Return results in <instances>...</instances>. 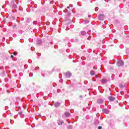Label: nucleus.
Wrapping results in <instances>:
<instances>
[{"label": "nucleus", "mask_w": 129, "mask_h": 129, "mask_svg": "<svg viewBox=\"0 0 129 129\" xmlns=\"http://www.w3.org/2000/svg\"><path fill=\"white\" fill-rule=\"evenodd\" d=\"M117 65L118 67H120L124 65V62H123L122 60H118L117 62Z\"/></svg>", "instance_id": "1"}, {"label": "nucleus", "mask_w": 129, "mask_h": 129, "mask_svg": "<svg viewBox=\"0 0 129 129\" xmlns=\"http://www.w3.org/2000/svg\"><path fill=\"white\" fill-rule=\"evenodd\" d=\"M72 75V74L71 73L68 72L66 73V77H67V78H70Z\"/></svg>", "instance_id": "2"}, {"label": "nucleus", "mask_w": 129, "mask_h": 129, "mask_svg": "<svg viewBox=\"0 0 129 129\" xmlns=\"http://www.w3.org/2000/svg\"><path fill=\"white\" fill-rule=\"evenodd\" d=\"M97 103L99 104H102L103 103V100L102 99H99L97 100Z\"/></svg>", "instance_id": "3"}, {"label": "nucleus", "mask_w": 129, "mask_h": 129, "mask_svg": "<svg viewBox=\"0 0 129 129\" xmlns=\"http://www.w3.org/2000/svg\"><path fill=\"white\" fill-rule=\"evenodd\" d=\"M108 98L110 101H114V100H115V98L112 96H109Z\"/></svg>", "instance_id": "4"}, {"label": "nucleus", "mask_w": 129, "mask_h": 129, "mask_svg": "<svg viewBox=\"0 0 129 129\" xmlns=\"http://www.w3.org/2000/svg\"><path fill=\"white\" fill-rule=\"evenodd\" d=\"M60 105H61V103H60L59 102H56L54 104V106H55V107H59V106H60Z\"/></svg>", "instance_id": "5"}, {"label": "nucleus", "mask_w": 129, "mask_h": 129, "mask_svg": "<svg viewBox=\"0 0 129 129\" xmlns=\"http://www.w3.org/2000/svg\"><path fill=\"white\" fill-rule=\"evenodd\" d=\"M103 112H104V113H105L106 114H107L109 113V110H108V109H103Z\"/></svg>", "instance_id": "6"}, {"label": "nucleus", "mask_w": 129, "mask_h": 129, "mask_svg": "<svg viewBox=\"0 0 129 129\" xmlns=\"http://www.w3.org/2000/svg\"><path fill=\"white\" fill-rule=\"evenodd\" d=\"M104 19V15L103 14H100L99 16V20H103Z\"/></svg>", "instance_id": "7"}, {"label": "nucleus", "mask_w": 129, "mask_h": 129, "mask_svg": "<svg viewBox=\"0 0 129 129\" xmlns=\"http://www.w3.org/2000/svg\"><path fill=\"white\" fill-rule=\"evenodd\" d=\"M64 115L65 116H66L67 117H69V116H70V115H71V114H70V113L68 112H66L64 113Z\"/></svg>", "instance_id": "8"}, {"label": "nucleus", "mask_w": 129, "mask_h": 129, "mask_svg": "<svg viewBox=\"0 0 129 129\" xmlns=\"http://www.w3.org/2000/svg\"><path fill=\"white\" fill-rule=\"evenodd\" d=\"M90 74L92 75V76H93L95 75V72H94V71H91L90 72Z\"/></svg>", "instance_id": "9"}, {"label": "nucleus", "mask_w": 129, "mask_h": 129, "mask_svg": "<svg viewBox=\"0 0 129 129\" xmlns=\"http://www.w3.org/2000/svg\"><path fill=\"white\" fill-rule=\"evenodd\" d=\"M81 34L82 35V36H85V35H86L87 33L85 31H82L81 32Z\"/></svg>", "instance_id": "10"}, {"label": "nucleus", "mask_w": 129, "mask_h": 129, "mask_svg": "<svg viewBox=\"0 0 129 129\" xmlns=\"http://www.w3.org/2000/svg\"><path fill=\"white\" fill-rule=\"evenodd\" d=\"M102 83H103V84H105V83H107V80H102Z\"/></svg>", "instance_id": "11"}, {"label": "nucleus", "mask_w": 129, "mask_h": 129, "mask_svg": "<svg viewBox=\"0 0 129 129\" xmlns=\"http://www.w3.org/2000/svg\"><path fill=\"white\" fill-rule=\"evenodd\" d=\"M37 45H41L42 44V41L41 40H38L37 42Z\"/></svg>", "instance_id": "12"}, {"label": "nucleus", "mask_w": 129, "mask_h": 129, "mask_svg": "<svg viewBox=\"0 0 129 129\" xmlns=\"http://www.w3.org/2000/svg\"><path fill=\"white\" fill-rule=\"evenodd\" d=\"M12 8H13V9H17V5H16V4L13 5H12Z\"/></svg>", "instance_id": "13"}, {"label": "nucleus", "mask_w": 129, "mask_h": 129, "mask_svg": "<svg viewBox=\"0 0 129 129\" xmlns=\"http://www.w3.org/2000/svg\"><path fill=\"white\" fill-rule=\"evenodd\" d=\"M84 22L86 23V24H88L89 23V20H88L87 19H85Z\"/></svg>", "instance_id": "14"}, {"label": "nucleus", "mask_w": 129, "mask_h": 129, "mask_svg": "<svg viewBox=\"0 0 129 129\" xmlns=\"http://www.w3.org/2000/svg\"><path fill=\"white\" fill-rule=\"evenodd\" d=\"M13 54H14V55H15V56H16V55L18 54V52L15 51V52H13Z\"/></svg>", "instance_id": "15"}, {"label": "nucleus", "mask_w": 129, "mask_h": 129, "mask_svg": "<svg viewBox=\"0 0 129 129\" xmlns=\"http://www.w3.org/2000/svg\"><path fill=\"white\" fill-rule=\"evenodd\" d=\"M71 128H72V126L69 125L68 126V129H71Z\"/></svg>", "instance_id": "16"}, {"label": "nucleus", "mask_w": 129, "mask_h": 129, "mask_svg": "<svg viewBox=\"0 0 129 129\" xmlns=\"http://www.w3.org/2000/svg\"><path fill=\"white\" fill-rule=\"evenodd\" d=\"M37 21H34V22H33V25H37Z\"/></svg>", "instance_id": "17"}, {"label": "nucleus", "mask_w": 129, "mask_h": 129, "mask_svg": "<svg viewBox=\"0 0 129 129\" xmlns=\"http://www.w3.org/2000/svg\"><path fill=\"white\" fill-rule=\"evenodd\" d=\"M22 113H23V112L20 111V112H19L18 114H19L20 115H21L22 114Z\"/></svg>", "instance_id": "18"}, {"label": "nucleus", "mask_w": 129, "mask_h": 129, "mask_svg": "<svg viewBox=\"0 0 129 129\" xmlns=\"http://www.w3.org/2000/svg\"><path fill=\"white\" fill-rule=\"evenodd\" d=\"M95 11L96 12H97V11H98V7L95 8Z\"/></svg>", "instance_id": "19"}, {"label": "nucleus", "mask_w": 129, "mask_h": 129, "mask_svg": "<svg viewBox=\"0 0 129 129\" xmlns=\"http://www.w3.org/2000/svg\"><path fill=\"white\" fill-rule=\"evenodd\" d=\"M13 3H14V4H15V3L16 4H17V2L15 1H14V0H13V1H12V4H13Z\"/></svg>", "instance_id": "20"}, {"label": "nucleus", "mask_w": 129, "mask_h": 129, "mask_svg": "<svg viewBox=\"0 0 129 129\" xmlns=\"http://www.w3.org/2000/svg\"><path fill=\"white\" fill-rule=\"evenodd\" d=\"M29 76H30V77H32V76H33V74L32 73H30L29 74Z\"/></svg>", "instance_id": "21"}, {"label": "nucleus", "mask_w": 129, "mask_h": 129, "mask_svg": "<svg viewBox=\"0 0 129 129\" xmlns=\"http://www.w3.org/2000/svg\"><path fill=\"white\" fill-rule=\"evenodd\" d=\"M101 128H102V127L101 126H99L98 127V129H101Z\"/></svg>", "instance_id": "22"}, {"label": "nucleus", "mask_w": 129, "mask_h": 129, "mask_svg": "<svg viewBox=\"0 0 129 129\" xmlns=\"http://www.w3.org/2000/svg\"><path fill=\"white\" fill-rule=\"evenodd\" d=\"M58 124H59V125L62 124V122H60V123L58 122Z\"/></svg>", "instance_id": "23"}, {"label": "nucleus", "mask_w": 129, "mask_h": 129, "mask_svg": "<svg viewBox=\"0 0 129 129\" xmlns=\"http://www.w3.org/2000/svg\"><path fill=\"white\" fill-rule=\"evenodd\" d=\"M30 21H31V19H28V20H27V22H28V23H30Z\"/></svg>", "instance_id": "24"}, {"label": "nucleus", "mask_w": 129, "mask_h": 129, "mask_svg": "<svg viewBox=\"0 0 129 129\" xmlns=\"http://www.w3.org/2000/svg\"><path fill=\"white\" fill-rule=\"evenodd\" d=\"M11 58H14V55H11Z\"/></svg>", "instance_id": "25"}, {"label": "nucleus", "mask_w": 129, "mask_h": 129, "mask_svg": "<svg viewBox=\"0 0 129 129\" xmlns=\"http://www.w3.org/2000/svg\"><path fill=\"white\" fill-rule=\"evenodd\" d=\"M37 69H39V67L36 68L35 69V70H37Z\"/></svg>", "instance_id": "26"}, {"label": "nucleus", "mask_w": 129, "mask_h": 129, "mask_svg": "<svg viewBox=\"0 0 129 129\" xmlns=\"http://www.w3.org/2000/svg\"><path fill=\"white\" fill-rule=\"evenodd\" d=\"M80 98H82V96H80Z\"/></svg>", "instance_id": "27"}, {"label": "nucleus", "mask_w": 129, "mask_h": 129, "mask_svg": "<svg viewBox=\"0 0 129 129\" xmlns=\"http://www.w3.org/2000/svg\"><path fill=\"white\" fill-rule=\"evenodd\" d=\"M67 9H70V7L69 6L67 7Z\"/></svg>", "instance_id": "28"}, {"label": "nucleus", "mask_w": 129, "mask_h": 129, "mask_svg": "<svg viewBox=\"0 0 129 129\" xmlns=\"http://www.w3.org/2000/svg\"><path fill=\"white\" fill-rule=\"evenodd\" d=\"M88 17L89 18H90V17H91V15H89Z\"/></svg>", "instance_id": "29"}]
</instances>
